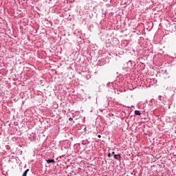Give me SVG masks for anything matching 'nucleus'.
Listing matches in <instances>:
<instances>
[{
  "mask_svg": "<svg viewBox=\"0 0 176 176\" xmlns=\"http://www.w3.org/2000/svg\"><path fill=\"white\" fill-rule=\"evenodd\" d=\"M120 154L114 155V159H116V160H120Z\"/></svg>",
  "mask_w": 176,
  "mask_h": 176,
  "instance_id": "nucleus-1",
  "label": "nucleus"
},
{
  "mask_svg": "<svg viewBox=\"0 0 176 176\" xmlns=\"http://www.w3.org/2000/svg\"><path fill=\"white\" fill-rule=\"evenodd\" d=\"M47 163H48V164H50V163L54 164V163H56V161H54V160H47Z\"/></svg>",
  "mask_w": 176,
  "mask_h": 176,
  "instance_id": "nucleus-2",
  "label": "nucleus"
},
{
  "mask_svg": "<svg viewBox=\"0 0 176 176\" xmlns=\"http://www.w3.org/2000/svg\"><path fill=\"white\" fill-rule=\"evenodd\" d=\"M28 171H30V169H27L25 170L22 175V176H27V174L28 173Z\"/></svg>",
  "mask_w": 176,
  "mask_h": 176,
  "instance_id": "nucleus-3",
  "label": "nucleus"
},
{
  "mask_svg": "<svg viewBox=\"0 0 176 176\" xmlns=\"http://www.w3.org/2000/svg\"><path fill=\"white\" fill-rule=\"evenodd\" d=\"M135 115H138L139 116H141V111L138 110L135 111Z\"/></svg>",
  "mask_w": 176,
  "mask_h": 176,
  "instance_id": "nucleus-4",
  "label": "nucleus"
},
{
  "mask_svg": "<svg viewBox=\"0 0 176 176\" xmlns=\"http://www.w3.org/2000/svg\"><path fill=\"white\" fill-rule=\"evenodd\" d=\"M107 156H108V157H111V153H109Z\"/></svg>",
  "mask_w": 176,
  "mask_h": 176,
  "instance_id": "nucleus-5",
  "label": "nucleus"
},
{
  "mask_svg": "<svg viewBox=\"0 0 176 176\" xmlns=\"http://www.w3.org/2000/svg\"><path fill=\"white\" fill-rule=\"evenodd\" d=\"M112 155H115V151H113V152H112Z\"/></svg>",
  "mask_w": 176,
  "mask_h": 176,
  "instance_id": "nucleus-6",
  "label": "nucleus"
},
{
  "mask_svg": "<svg viewBox=\"0 0 176 176\" xmlns=\"http://www.w3.org/2000/svg\"><path fill=\"white\" fill-rule=\"evenodd\" d=\"M69 120H72V118H69Z\"/></svg>",
  "mask_w": 176,
  "mask_h": 176,
  "instance_id": "nucleus-7",
  "label": "nucleus"
}]
</instances>
